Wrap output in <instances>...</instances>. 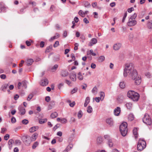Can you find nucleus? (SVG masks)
I'll return each mask as SVG.
<instances>
[{
	"instance_id": "nucleus-1",
	"label": "nucleus",
	"mask_w": 152,
	"mask_h": 152,
	"mask_svg": "<svg viewBox=\"0 0 152 152\" xmlns=\"http://www.w3.org/2000/svg\"><path fill=\"white\" fill-rule=\"evenodd\" d=\"M124 75L125 77L128 76L134 80L135 83L137 85H140L141 82V77L137 75V72L134 69V66L132 63H127L125 65Z\"/></svg>"
},
{
	"instance_id": "nucleus-2",
	"label": "nucleus",
	"mask_w": 152,
	"mask_h": 152,
	"mask_svg": "<svg viewBox=\"0 0 152 152\" xmlns=\"http://www.w3.org/2000/svg\"><path fill=\"white\" fill-rule=\"evenodd\" d=\"M127 96L133 101H137L138 100L140 95L139 94L133 91H129L127 94Z\"/></svg>"
},
{
	"instance_id": "nucleus-3",
	"label": "nucleus",
	"mask_w": 152,
	"mask_h": 152,
	"mask_svg": "<svg viewBox=\"0 0 152 152\" xmlns=\"http://www.w3.org/2000/svg\"><path fill=\"white\" fill-rule=\"evenodd\" d=\"M127 124L124 122L122 123L120 126V130L122 135L125 136L127 132Z\"/></svg>"
},
{
	"instance_id": "nucleus-4",
	"label": "nucleus",
	"mask_w": 152,
	"mask_h": 152,
	"mask_svg": "<svg viewBox=\"0 0 152 152\" xmlns=\"http://www.w3.org/2000/svg\"><path fill=\"white\" fill-rule=\"evenodd\" d=\"M146 146V143L145 140L142 139H140L137 145L138 151H142Z\"/></svg>"
},
{
	"instance_id": "nucleus-5",
	"label": "nucleus",
	"mask_w": 152,
	"mask_h": 152,
	"mask_svg": "<svg viewBox=\"0 0 152 152\" xmlns=\"http://www.w3.org/2000/svg\"><path fill=\"white\" fill-rule=\"evenodd\" d=\"M142 121L144 123L148 125H150L152 123L151 119L148 114L147 113L145 114Z\"/></svg>"
},
{
	"instance_id": "nucleus-6",
	"label": "nucleus",
	"mask_w": 152,
	"mask_h": 152,
	"mask_svg": "<svg viewBox=\"0 0 152 152\" xmlns=\"http://www.w3.org/2000/svg\"><path fill=\"white\" fill-rule=\"evenodd\" d=\"M137 23V21L136 20L129 19L127 24L129 26H132L136 25Z\"/></svg>"
},
{
	"instance_id": "nucleus-7",
	"label": "nucleus",
	"mask_w": 152,
	"mask_h": 152,
	"mask_svg": "<svg viewBox=\"0 0 152 152\" xmlns=\"http://www.w3.org/2000/svg\"><path fill=\"white\" fill-rule=\"evenodd\" d=\"M69 75V72L67 70L62 69L60 73V75L63 77H65L68 76Z\"/></svg>"
},
{
	"instance_id": "nucleus-8",
	"label": "nucleus",
	"mask_w": 152,
	"mask_h": 152,
	"mask_svg": "<svg viewBox=\"0 0 152 152\" xmlns=\"http://www.w3.org/2000/svg\"><path fill=\"white\" fill-rule=\"evenodd\" d=\"M29 137V136L27 135H24L21 137V139L23 142H24L25 144L27 145H29L31 143V142L28 141L27 140V139Z\"/></svg>"
},
{
	"instance_id": "nucleus-9",
	"label": "nucleus",
	"mask_w": 152,
	"mask_h": 152,
	"mask_svg": "<svg viewBox=\"0 0 152 152\" xmlns=\"http://www.w3.org/2000/svg\"><path fill=\"white\" fill-rule=\"evenodd\" d=\"M122 45L120 43L115 44L113 46V48L115 50H118L121 48Z\"/></svg>"
},
{
	"instance_id": "nucleus-10",
	"label": "nucleus",
	"mask_w": 152,
	"mask_h": 152,
	"mask_svg": "<svg viewBox=\"0 0 152 152\" xmlns=\"http://www.w3.org/2000/svg\"><path fill=\"white\" fill-rule=\"evenodd\" d=\"M69 78L73 81H76V74L75 72H72L69 74Z\"/></svg>"
},
{
	"instance_id": "nucleus-11",
	"label": "nucleus",
	"mask_w": 152,
	"mask_h": 152,
	"mask_svg": "<svg viewBox=\"0 0 152 152\" xmlns=\"http://www.w3.org/2000/svg\"><path fill=\"white\" fill-rule=\"evenodd\" d=\"M97 42V40L95 38H93L91 40L88 44L89 46H91L93 45L96 44Z\"/></svg>"
},
{
	"instance_id": "nucleus-12",
	"label": "nucleus",
	"mask_w": 152,
	"mask_h": 152,
	"mask_svg": "<svg viewBox=\"0 0 152 152\" xmlns=\"http://www.w3.org/2000/svg\"><path fill=\"white\" fill-rule=\"evenodd\" d=\"M48 80L46 78H44L42 79L40 82V84L42 86H46L48 84Z\"/></svg>"
},
{
	"instance_id": "nucleus-13",
	"label": "nucleus",
	"mask_w": 152,
	"mask_h": 152,
	"mask_svg": "<svg viewBox=\"0 0 152 152\" xmlns=\"http://www.w3.org/2000/svg\"><path fill=\"white\" fill-rule=\"evenodd\" d=\"M121 112L120 107H118L115 108L114 110V114L115 116H118L119 115Z\"/></svg>"
},
{
	"instance_id": "nucleus-14",
	"label": "nucleus",
	"mask_w": 152,
	"mask_h": 152,
	"mask_svg": "<svg viewBox=\"0 0 152 152\" xmlns=\"http://www.w3.org/2000/svg\"><path fill=\"white\" fill-rule=\"evenodd\" d=\"M38 134L37 133H34L30 138V142H31V141H35L38 137Z\"/></svg>"
},
{
	"instance_id": "nucleus-15",
	"label": "nucleus",
	"mask_w": 152,
	"mask_h": 152,
	"mask_svg": "<svg viewBox=\"0 0 152 152\" xmlns=\"http://www.w3.org/2000/svg\"><path fill=\"white\" fill-rule=\"evenodd\" d=\"M106 123L108 124L110 126H112L113 125V119L111 118L107 119L106 120Z\"/></svg>"
},
{
	"instance_id": "nucleus-16",
	"label": "nucleus",
	"mask_w": 152,
	"mask_h": 152,
	"mask_svg": "<svg viewBox=\"0 0 152 152\" xmlns=\"http://www.w3.org/2000/svg\"><path fill=\"white\" fill-rule=\"evenodd\" d=\"M18 110L19 112L21 115H24L26 113V111L25 108L22 107L20 106L18 107Z\"/></svg>"
},
{
	"instance_id": "nucleus-17",
	"label": "nucleus",
	"mask_w": 152,
	"mask_h": 152,
	"mask_svg": "<svg viewBox=\"0 0 152 152\" xmlns=\"http://www.w3.org/2000/svg\"><path fill=\"white\" fill-rule=\"evenodd\" d=\"M103 139L101 137H98L96 140L97 143L98 145H100L103 142Z\"/></svg>"
},
{
	"instance_id": "nucleus-18",
	"label": "nucleus",
	"mask_w": 152,
	"mask_h": 152,
	"mask_svg": "<svg viewBox=\"0 0 152 152\" xmlns=\"http://www.w3.org/2000/svg\"><path fill=\"white\" fill-rule=\"evenodd\" d=\"M8 86V85L7 84H5L3 85L1 88V90L4 91H5Z\"/></svg>"
},
{
	"instance_id": "nucleus-19",
	"label": "nucleus",
	"mask_w": 152,
	"mask_h": 152,
	"mask_svg": "<svg viewBox=\"0 0 152 152\" xmlns=\"http://www.w3.org/2000/svg\"><path fill=\"white\" fill-rule=\"evenodd\" d=\"M90 98L89 97H87L85 100V102L84 104V106L86 107L89 103L90 102Z\"/></svg>"
},
{
	"instance_id": "nucleus-20",
	"label": "nucleus",
	"mask_w": 152,
	"mask_h": 152,
	"mask_svg": "<svg viewBox=\"0 0 152 152\" xmlns=\"http://www.w3.org/2000/svg\"><path fill=\"white\" fill-rule=\"evenodd\" d=\"M77 78L80 80H83V75L80 72H79L77 74Z\"/></svg>"
},
{
	"instance_id": "nucleus-21",
	"label": "nucleus",
	"mask_w": 152,
	"mask_h": 152,
	"mask_svg": "<svg viewBox=\"0 0 152 152\" xmlns=\"http://www.w3.org/2000/svg\"><path fill=\"white\" fill-rule=\"evenodd\" d=\"M125 105L128 109L131 110L132 108V104L131 102H128L125 104Z\"/></svg>"
},
{
	"instance_id": "nucleus-22",
	"label": "nucleus",
	"mask_w": 152,
	"mask_h": 152,
	"mask_svg": "<svg viewBox=\"0 0 152 152\" xmlns=\"http://www.w3.org/2000/svg\"><path fill=\"white\" fill-rule=\"evenodd\" d=\"M38 129V126H33L29 129V132H33L36 131Z\"/></svg>"
},
{
	"instance_id": "nucleus-23",
	"label": "nucleus",
	"mask_w": 152,
	"mask_h": 152,
	"mask_svg": "<svg viewBox=\"0 0 152 152\" xmlns=\"http://www.w3.org/2000/svg\"><path fill=\"white\" fill-rule=\"evenodd\" d=\"M34 60L32 59H29L27 60L26 62L27 63L28 66H30L31 65L33 62Z\"/></svg>"
},
{
	"instance_id": "nucleus-24",
	"label": "nucleus",
	"mask_w": 152,
	"mask_h": 152,
	"mask_svg": "<svg viewBox=\"0 0 152 152\" xmlns=\"http://www.w3.org/2000/svg\"><path fill=\"white\" fill-rule=\"evenodd\" d=\"M53 48V46L52 45H50L49 46L47 47L46 48L45 52L49 53L50 52Z\"/></svg>"
},
{
	"instance_id": "nucleus-25",
	"label": "nucleus",
	"mask_w": 152,
	"mask_h": 152,
	"mask_svg": "<svg viewBox=\"0 0 152 152\" xmlns=\"http://www.w3.org/2000/svg\"><path fill=\"white\" fill-rule=\"evenodd\" d=\"M98 89L96 86L94 87L92 90V92L94 95H96L97 93Z\"/></svg>"
},
{
	"instance_id": "nucleus-26",
	"label": "nucleus",
	"mask_w": 152,
	"mask_h": 152,
	"mask_svg": "<svg viewBox=\"0 0 152 152\" xmlns=\"http://www.w3.org/2000/svg\"><path fill=\"white\" fill-rule=\"evenodd\" d=\"M137 129L136 128H134L133 130L134 134V135L136 138L137 137Z\"/></svg>"
},
{
	"instance_id": "nucleus-27",
	"label": "nucleus",
	"mask_w": 152,
	"mask_h": 152,
	"mask_svg": "<svg viewBox=\"0 0 152 152\" xmlns=\"http://www.w3.org/2000/svg\"><path fill=\"white\" fill-rule=\"evenodd\" d=\"M14 141L12 139H10L8 142V144L9 145V148L10 149H11L12 147V144L13 143Z\"/></svg>"
},
{
	"instance_id": "nucleus-28",
	"label": "nucleus",
	"mask_w": 152,
	"mask_h": 152,
	"mask_svg": "<svg viewBox=\"0 0 152 152\" xmlns=\"http://www.w3.org/2000/svg\"><path fill=\"white\" fill-rule=\"evenodd\" d=\"M56 36H55L52 37H51L49 39V41H50V42H51L53 40L56 39H57L59 37V35L58 34V33H57L56 34Z\"/></svg>"
},
{
	"instance_id": "nucleus-29",
	"label": "nucleus",
	"mask_w": 152,
	"mask_h": 152,
	"mask_svg": "<svg viewBox=\"0 0 152 152\" xmlns=\"http://www.w3.org/2000/svg\"><path fill=\"white\" fill-rule=\"evenodd\" d=\"M87 112L89 113H91L93 111V109L92 107L91 106H88L87 107Z\"/></svg>"
},
{
	"instance_id": "nucleus-30",
	"label": "nucleus",
	"mask_w": 152,
	"mask_h": 152,
	"mask_svg": "<svg viewBox=\"0 0 152 152\" xmlns=\"http://www.w3.org/2000/svg\"><path fill=\"white\" fill-rule=\"evenodd\" d=\"M89 54H91L93 56H95L96 55V53L93 52V50L92 49L90 50L89 51L87 52V54L89 55Z\"/></svg>"
},
{
	"instance_id": "nucleus-31",
	"label": "nucleus",
	"mask_w": 152,
	"mask_h": 152,
	"mask_svg": "<svg viewBox=\"0 0 152 152\" xmlns=\"http://www.w3.org/2000/svg\"><path fill=\"white\" fill-rule=\"evenodd\" d=\"M47 119L46 118L41 119L39 120V123L42 124L47 122Z\"/></svg>"
},
{
	"instance_id": "nucleus-32",
	"label": "nucleus",
	"mask_w": 152,
	"mask_h": 152,
	"mask_svg": "<svg viewBox=\"0 0 152 152\" xmlns=\"http://www.w3.org/2000/svg\"><path fill=\"white\" fill-rule=\"evenodd\" d=\"M104 92H101L100 93V97L101 101H103L104 97Z\"/></svg>"
},
{
	"instance_id": "nucleus-33",
	"label": "nucleus",
	"mask_w": 152,
	"mask_h": 152,
	"mask_svg": "<svg viewBox=\"0 0 152 152\" xmlns=\"http://www.w3.org/2000/svg\"><path fill=\"white\" fill-rule=\"evenodd\" d=\"M107 143L109 146L110 147H113V143L112 141V140L111 139L110 140H109L107 141Z\"/></svg>"
},
{
	"instance_id": "nucleus-34",
	"label": "nucleus",
	"mask_w": 152,
	"mask_h": 152,
	"mask_svg": "<svg viewBox=\"0 0 152 152\" xmlns=\"http://www.w3.org/2000/svg\"><path fill=\"white\" fill-rule=\"evenodd\" d=\"M57 116L58 113L56 112H54L52 113L50 115L51 117L53 118H56Z\"/></svg>"
},
{
	"instance_id": "nucleus-35",
	"label": "nucleus",
	"mask_w": 152,
	"mask_h": 152,
	"mask_svg": "<svg viewBox=\"0 0 152 152\" xmlns=\"http://www.w3.org/2000/svg\"><path fill=\"white\" fill-rule=\"evenodd\" d=\"M137 17V14L136 13H134L131 16L129 19L135 20V19Z\"/></svg>"
},
{
	"instance_id": "nucleus-36",
	"label": "nucleus",
	"mask_w": 152,
	"mask_h": 152,
	"mask_svg": "<svg viewBox=\"0 0 152 152\" xmlns=\"http://www.w3.org/2000/svg\"><path fill=\"white\" fill-rule=\"evenodd\" d=\"M39 143L38 142L36 141L34 142L33 144L32 148L33 149H35L39 145Z\"/></svg>"
},
{
	"instance_id": "nucleus-37",
	"label": "nucleus",
	"mask_w": 152,
	"mask_h": 152,
	"mask_svg": "<svg viewBox=\"0 0 152 152\" xmlns=\"http://www.w3.org/2000/svg\"><path fill=\"white\" fill-rule=\"evenodd\" d=\"M119 86L121 88H124L125 86V84L124 82H121L119 83Z\"/></svg>"
},
{
	"instance_id": "nucleus-38",
	"label": "nucleus",
	"mask_w": 152,
	"mask_h": 152,
	"mask_svg": "<svg viewBox=\"0 0 152 152\" xmlns=\"http://www.w3.org/2000/svg\"><path fill=\"white\" fill-rule=\"evenodd\" d=\"M128 119L130 121H132L134 119V115L132 114H130L128 116Z\"/></svg>"
},
{
	"instance_id": "nucleus-39",
	"label": "nucleus",
	"mask_w": 152,
	"mask_h": 152,
	"mask_svg": "<svg viewBox=\"0 0 152 152\" xmlns=\"http://www.w3.org/2000/svg\"><path fill=\"white\" fill-rule=\"evenodd\" d=\"M79 14L83 17L85 16V13L83 12L82 10H80L78 12Z\"/></svg>"
},
{
	"instance_id": "nucleus-40",
	"label": "nucleus",
	"mask_w": 152,
	"mask_h": 152,
	"mask_svg": "<svg viewBox=\"0 0 152 152\" xmlns=\"http://www.w3.org/2000/svg\"><path fill=\"white\" fill-rule=\"evenodd\" d=\"M148 26L149 28H152V21H149L148 22Z\"/></svg>"
},
{
	"instance_id": "nucleus-41",
	"label": "nucleus",
	"mask_w": 152,
	"mask_h": 152,
	"mask_svg": "<svg viewBox=\"0 0 152 152\" xmlns=\"http://www.w3.org/2000/svg\"><path fill=\"white\" fill-rule=\"evenodd\" d=\"M82 115V112L81 110L79 111L77 113V117L79 119L81 118Z\"/></svg>"
},
{
	"instance_id": "nucleus-42",
	"label": "nucleus",
	"mask_w": 152,
	"mask_h": 152,
	"mask_svg": "<svg viewBox=\"0 0 152 152\" xmlns=\"http://www.w3.org/2000/svg\"><path fill=\"white\" fill-rule=\"evenodd\" d=\"M33 96V94H30L28 96L27 98V100L28 101H30Z\"/></svg>"
},
{
	"instance_id": "nucleus-43",
	"label": "nucleus",
	"mask_w": 152,
	"mask_h": 152,
	"mask_svg": "<svg viewBox=\"0 0 152 152\" xmlns=\"http://www.w3.org/2000/svg\"><path fill=\"white\" fill-rule=\"evenodd\" d=\"M67 122V120L65 118H64L61 119L60 122L63 124H65Z\"/></svg>"
},
{
	"instance_id": "nucleus-44",
	"label": "nucleus",
	"mask_w": 152,
	"mask_h": 152,
	"mask_svg": "<svg viewBox=\"0 0 152 152\" xmlns=\"http://www.w3.org/2000/svg\"><path fill=\"white\" fill-rule=\"evenodd\" d=\"M104 138L105 139L107 140V141L111 139L110 135L108 134L104 135Z\"/></svg>"
},
{
	"instance_id": "nucleus-45",
	"label": "nucleus",
	"mask_w": 152,
	"mask_h": 152,
	"mask_svg": "<svg viewBox=\"0 0 152 152\" xmlns=\"http://www.w3.org/2000/svg\"><path fill=\"white\" fill-rule=\"evenodd\" d=\"M59 45V42L58 41H56L54 44L53 45V47L55 48L58 47Z\"/></svg>"
},
{
	"instance_id": "nucleus-46",
	"label": "nucleus",
	"mask_w": 152,
	"mask_h": 152,
	"mask_svg": "<svg viewBox=\"0 0 152 152\" xmlns=\"http://www.w3.org/2000/svg\"><path fill=\"white\" fill-rule=\"evenodd\" d=\"M25 83L24 82H22V83L21 82H19L18 83V89H20V86L22 85V84L24 85V84Z\"/></svg>"
},
{
	"instance_id": "nucleus-47",
	"label": "nucleus",
	"mask_w": 152,
	"mask_h": 152,
	"mask_svg": "<svg viewBox=\"0 0 152 152\" xmlns=\"http://www.w3.org/2000/svg\"><path fill=\"white\" fill-rule=\"evenodd\" d=\"M105 58L103 56H100L99 57V59L102 62L103 61L105 60Z\"/></svg>"
},
{
	"instance_id": "nucleus-48",
	"label": "nucleus",
	"mask_w": 152,
	"mask_h": 152,
	"mask_svg": "<svg viewBox=\"0 0 152 152\" xmlns=\"http://www.w3.org/2000/svg\"><path fill=\"white\" fill-rule=\"evenodd\" d=\"M84 5L85 7H90L91 4L88 2H85L84 3Z\"/></svg>"
},
{
	"instance_id": "nucleus-49",
	"label": "nucleus",
	"mask_w": 152,
	"mask_h": 152,
	"mask_svg": "<svg viewBox=\"0 0 152 152\" xmlns=\"http://www.w3.org/2000/svg\"><path fill=\"white\" fill-rule=\"evenodd\" d=\"M145 75L148 78H150L151 76V74L149 72H146L145 74Z\"/></svg>"
},
{
	"instance_id": "nucleus-50",
	"label": "nucleus",
	"mask_w": 152,
	"mask_h": 152,
	"mask_svg": "<svg viewBox=\"0 0 152 152\" xmlns=\"http://www.w3.org/2000/svg\"><path fill=\"white\" fill-rule=\"evenodd\" d=\"M15 143L18 145H20L21 143V142L19 140H17L15 141Z\"/></svg>"
},
{
	"instance_id": "nucleus-51",
	"label": "nucleus",
	"mask_w": 152,
	"mask_h": 152,
	"mask_svg": "<svg viewBox=\"0 0 152 152\" xmlns=\"http://www.w3.org/2000/svg\"><path fill=\"white\" fill-rule=\"evenodd\" d=\"M10 137V135L8 134H6L5 136L4 137V139L6 140H8Z\"/></svg>"
},
{
	"instance_id": "nucleus-52",
	"label": "nucleus",
	"mask_w": 152,
	"mask_h": 152,
	"mask_svg": "<svg viewBox=\"0 0 152 152\" xmlns=\"http://www.w3.org/2000/svg\"><path fill=\"white\" fill-rule=\"evenodd\" d=\"M22 122L23 124L26 125V124H27L28 123V121L27 120L25 119L23 120L22 121Z\"/></svg>"
},
{
	"instance_id": "nucleus-53",
	"label": "nucleus",
	"mask_w": 152,
	"mask_h": 152,
	"mask_svg": "<svg viewBox=\"0 0 152 152\" xmlns=\"http://www.w3.org/2000/svg\"><path fill=\"white\" fill-rule=\"evenodd\" d=\"M134 10V9L133 7H131L127 9V11L129 13H131L132 11Z\"/></svg>"
},
{
	"instance_id": "nucleus-54",
	"label": "nucleus",
	"mask_w": 152,
	"mask_h": 152,
	"mask_svg": "<svg viewBox=\"0 0 152 152\" xmlns=\"http://www.w3.org/2000/svg\"><path fill=\"white\" fill-rule=\"evenodd\" d=\"M79 46V45L78 43H76L75 44V47L74 48V49L75 50H76L78 49V47Z\"/></svg>"
},
{
	"instance_id": "nucleus-55",
	"label": "nucleus",
	"mask_w": 152,
	"mask_h": 152,
	"mask_svg": "<svg viewBox=\"0 0 152 152\" xmlns=\"http://www.w3.org/2000/svg\"><path fill=\"white\" fill-rule=\"evenodd\" d=\"M55 7L53 5H51L50 8V11L53 12L55 10Z\"/></svg>"
},
{
	"instance_id": "nucleus-56",
	"label": "nucleus",
	"mask_w": 152,
	"mask_h": 152,
	"mask_svg": "<svg viewBox=\"0 0 152 152\" xmlns=\"http://www.w3.org/2000/svg\"><path fill=\"white\" fill-rule=\"evenodd\" d=\"M11 122L13 123H15L16 122L15 118L14 117H12L11 119Z\"/></svg>"
},
{
	"instance_id": "nucleus-57",
	"label": "nucleus",
	"mask_w": 152,
	"mask_h": 152,
	"mask_svg": "<svg viewBox=\"0 0 152 152\" xmlns=\"http://www.w3.org/2000/svg\"><path fill=\"white\" fill-rule=\"evenodd\" d=\"M77 88H74L73 89L71 93L72 94L75 93V92H77Z\"/></svg>"
},
{
	"instance_id": "nucleus-58",
	"label": "nucleus",
	"mask_w": 152,
	"mask_h": 152,
	"mask_svg": "<svg viewBox=\"0 0 152 152\" xmlns=\"http://www.w3.org/2000/svg\"><path fill=\"white\" fill-rule=\"evenodd\" d=\"M45 45V42L43 41L41 42H40V45L41 48H43Z\"/></svg>"
},
{
	"instance_id": "nucleus-59",
	"label": "nucleus",
	"mask_w": 152,
	"mask_h": 152,
	"mask_svg": "<svg viewBox=\"0 0 152 152\" xmlns=\"http://www.w3.org/2000/svg\"><path fill=\"white\" fill-rule=\"evenodd\" d=\"M0 77L2 79H5L6 78V75L4 74H2L0 75Z\"/></svg>"
},
{
	"instance_id": "nucleus-60",
	"label": "nucleus",
	"mask_w": 152,
	"mask_h": 152,
	"mask_svg": "<svg viewBox=\"0 0 152 152\" xmlns=\"http://www.w3.org/2000/svg\"><path fill=\"white\" fill-rule=\"evenodd\" d=\"M58 66L57 64H56L54 65L53 68L51 69H54L56 70L58 67Z\"/></svg>"
},
{
	"instance_id": "nucleus-61",
	"label": "nucleus",
	"mask_w": 152,
	"mask_h": 152,
	"mask_svg": "<svg viewBox=\"0 0 152 152\" xmlns=\"http://www.w3.org/2000/svg\"><path fill=\"white\" fill-rule=\"evenodd\" d=\"M100 98L99 97H96L95 99V101L97 102H100Z\"/></svg>"
},
{
	"instance_id": "nucleus-62",
	"label": "nucleus",
	"mask_w": 152,
	"mask_h": 152,
	"mask_svg": "<svg viewBox=\"0 0 152 152\" xmlns=\"http://www.w3.org/2000/svg\"><path fill=\"white\" fill-rule=\"evenodd\" d=\"M62 132L60 131L58 132L57 133V135L60 137H61L62 136Z\"/></svg>"
},
{
	"instance_id": "nucleus-63",
	"label": "nucleus",
	"mask_w": 152,
	"mask_h": 152,
	"mask_svg": "<svg viewBox=\"0 0 152 152\" xmlns=\"http://www.w3.org/2000/svg\"><path fill=\"white\" fill-rule=\"evenodd\" d=\"M66 83L69 86H71V82L69 80H66Z\"/></svg>"
},
{
	"instance_id": "nucleus-64",
	"label": "nucleus",
	"mask_w": 152,
	"mask_h": 152,
	"mask_svg": "<svg viewBox=\"0 0 152 152\" xmlns=\"http://www.w3.org/2000/svg\"><path fill=\"white\" fill-rule=\"evenodd\" d=\"M91 67L92 69H95L96 67V65L95 64L91 63Z\"/></svg>"
}]
</instances>
